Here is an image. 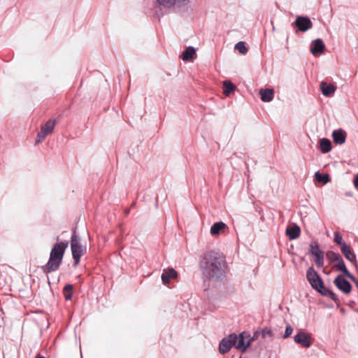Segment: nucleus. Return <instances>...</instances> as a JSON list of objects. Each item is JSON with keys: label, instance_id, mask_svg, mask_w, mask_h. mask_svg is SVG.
<instances>
[{"label": "nucleus", "instance_id": "nucleus-1", "mask_svg": "<svg viewBox=\"0 0 358 358\" xmlns=\"http://www.w3.org/2000/svg\"><path fill=\"white\" fill-rule=\"evenodd\" d=\"M200 268L206 278L217 281L225 276L226 262L220 253L210 251L201 257Z\"/></svg>", "mask_w": 358, "mask_h": 358}, {"label": "nucleus", "instance_id": "nucleus-2", "mask_svg": "<svg viewBox=\"0 0 358 358\" xmlns=\"http://www.w3.org/2000/svg\"><path fill=\"white\" fill-rule=\"evenodd\" d=\"M68 245V241H61L53 245L48 262L42 267L45 273H49L59 269Z\"/></svg>", "mask_w": 358, "mask_h": 358}, {"label": "nucleus", "instance_id": "nucleus-3", "mask_svg": "<svg viewBox=\"0 0 358 358\" xmlns=\"http://www.w3.org/2000/svg\"><path fill=\"white\" fill-rule=\"evenodd\" d=\"M306 278L311 287L322 295L331 299L336 303L339 301L338 296L331 290L324 287L321 276L315 271L313 266L308 268L306 272Z\"/></svg>", "mask_w": 358, "mask_h": 358}, {"label": "nucleus", "instance_id": "nucleus-4", "mask_svg": "<svg viewBox=\"0 0 358 358\" xmlns=\"http://www.w3.org/2000/svg\"><path fill=\"white\" fill-rule=\"evenodd\" d=\"M190 0H156L159 8L166 13H179L185 8Z\"/></svg>", "mask_w": 358, "mask_h": 358}, {"label": "nucleus", "instance_id": "nucleus-5", "mask_svg": "<svg viewBox=\"0 0 358 358\" xmlns=\"http://www.w3.org/2000/svg\"><path fill=\"white\" fill-rule=\"evenodd\" d=\"M71 248L73 259V265L76 266L80 260V257L85 253L86 248L83 246L80 238L76 234V229H73L71 238Z\"/></svg>", "mask_w": 358, "mask_h": 358}, {"label": "nucleus", "instance_id": "nucleus-6", "mask_svg": "<svg viewBox=\"0 0 358 358\" xmlns=\"http://www.w3.org/2000/svg\"><path fill=\"white\" fill-rule=\"evenodd\" d=\"M237 340V335L234 333L230 334L228 336L223 338L219 344V352L224 355L227 353Z\"/></svg>", "mask_w": 358, "mask_h": 358}, {"label": "nucleus", "instance_id": "nucleus-7", "mask_svg": "<svg viewBox=\"0 0 358 358\" xmlns=\"http://www.w3.org/2000/svg\"><path fill=\"white\" fill-rule=\"evenodd\" d=\"M55 127V120H49L45 125L41 127V131L38 133L36 138V144H38L42 141H43L45 137L52 134L54 131Z\"/></svg>", "mask_w": 358, "mask_h": 358}, {"label": "nucleus", "instance_id": "nucleus-8", "mask_svg": "<svg viewBox=\"0 0 358 358\" xmlns=\"http://www.w3.org/2000/svg\"><path fill=\"white\" fill-rule=\"evenodd\" d=\"M292 24L294 25L299 31L302 32L308 31L313 27V23L308 17L301 15L296 17Z\"/></svg>", "mask_w": 358, "mask_h": 358}, {"label": "nucleus", "instance_id": "nucleus-9", "mask_svg": "<svg viewBox=\"0 0 358 358\" xmlns=\"http://www.w3.org/2000/svg\"><path fill=\"white\" fill-rule=\"evenodd\" d=\"M334 283L336 287L344 294H350L352 290L350 282L342 275H337L334 280Z\"/></svg>", "mask_w": 358, "mask_h": 358}, {"label": "nucleus", "instance_id": "nucleus-10", "mask_svg": "<svg viewBox=\"0 0 358 358\" xmlns=\"http://www.w3.org/2000/svg\"><path fill=\"white\" fill-rule=\"evenodd\" d=\"M250 337V334L248 332L243 331L237 336V340L234 343V347L243 352L245 351L247 348L250 345L251 340L245 341V338Z\"/></svg>", "mask_w": 358, "mask_h": 358}, {"label": "nucleus", "instance_id": "nucleus-11", "mask_svg": "<svg viewBox=\"0 0 358 358\" xmlns=\"http://www.w3.org/2000/svg\"><path fill=\"white\" fill-rule=\"evenodd\" d=\"M294 341L296 343L300 344L304 348H309L311 345L310 336L303 331L296 334L294 337Z\"/></svg>", "mask_w": 358, "mask_h": 358}, {"label": "nucleus", "instance_id": "nucleus-12", "mask_svg": "<svg viewBox=\"0 0 358 358\" xmlns=\"http://www.w3.org/2000/svg\"><path fill=\"white\" fill-rule=\"evenodd\" d=\"M310 49L314 56H317L324 52L325 45L321 38H317L313 41Z\"/></svg>", "mask_w": 358, "mask_h": 358}, {"label": "nucleus", "instance_id": "nucleus-13", "mask_svg": "<svg viewBox=\"0 0 358 358\" xmlns=\"http://www.w3.org/2000/svg\"><path fill=\"white\" fill-rule=\"evenodd\" d=\"M334 266L337 271L342 272L347 278L350 280H355V276L348 270L342 257L334 264Z\"/></svg>", "mask_w": 358, "mask_h": 358}, {"label": "nucleus", "instance_id": "nucleus-14", "mask_svg": "<svg viewBox=\"0 0 358 358\" xmlns=\"http://www.w3.org/2000/svg\"><path fill=\"white\" fill-rule=\"evenodd\" d=\"M178 276L177 271L173 268H169L167 269H164L163 273H162V280L164 285H167L170 282L171 279L176 278Z\"/></svg>", "mask_w": 358, "mask_h": 358}, {"label": "nucleus", "instance_id": "nucleus-15", "mask_svg": "<svg viewBox=\"0 0 358 358\" xmlns=\"http://www.w3.org/2000/svg\"><path fill=\"white\" fill-rule=\"evenodd\" d=\"M320 90L324 96L327 97H331L336 90V87L332 84H327L324 81H322L320 83Z\"/></svg>", "mask_w": 358, "mask_h": 358}, {"label": "nucleus", "instance_id": "nucleus-16", "mask_svg": "<svg viewBox=\"0 0 358 358\" xmlns=\"http://www.w3.org/2000/svg\"><path fill=\"white\" fill-rule=\"evenodd\" d=\"M332 138L336 144H343L346 139V132L342 129L334 130L332 133Z\"/></svg>", "mask_w": 358, "mask_h": 358}, {"label": "nucleus", "instance_id": "nucleus-17", "mask_svg": "<svg viewBox=\"0 0 358 358\" xmlns=\"http://www.w3.org/2000/svg\"><path fill=\"white\" fill-rule=\"evenodd\" d=\"M261 100L264 102H270L273 99L274 90L271 88L263 89L259 90Z\"/></svg>", "mask_w": 358, "mask_h": 358}, {"label": "nucleus", "instance_id": "nucleus-18", "mask_svg": "<svg viewBox=\"0 0 358 358\" xmlns=\"http://www.w3.org/2000/svg\"><path fill=\"white\" fill-rule=\"evenodd\" d=\"M301 234V229L300 227L294 224L292 227H288L286 229V235L289 237V240H294L297 238Z\"/></svg>", "mask_w": 358, "mask_h": 358}, {"label": "nucleus", "instance_id": "nucleus-19", "mask_svg": "<svg viewBox=\"0 0 358 358\" xmlns=\"http://www.w3.org/2000/svg\"><path fill=\"white\" fill-rule=\"evenodd\" d=\"M341 250L345 257L351 262H356V255L354 252L352 250L350 246L348 245H344L341 248Z\"/></svg>", "mask_w": 358, "mask_h": 358}, {"label": "nucleus", "instance_id": "nucleus-20", "mask_svg": "<svg viewBox=\"0 0 358 358\" xmlns=\"http://www.w3.org/2000/svg\"><path fill=\"white\" fill-rule=\"evenodd\" d=\"M196 50L193 46L187 47L182 54V59L183 61H192L194 58Z\"/></svg>", "mask_w": 358, "mask_h": 358}, {"label": "nucleus", "instance_id": "nucleus-21", "mask_svg": "<svg viewBox=\"0 0 358 358\" xmlns=\"http://www.w3.org/2000/svg\"><path fill=\"white\" fill-rule=\"evenodd\" d=\"M227 227V224L220 221L214 223L210 227V234L212 236L219 235L220 231Z\"/></svg>", "mask_w": 358, "mask_h": 358}, {"label": "nucleus", "instance_id": "nucleus-22", "mask_svg": "<svg viewBox=\"0 0 358 358\" xmlns=\"http://www.w3.org/2000/svg\"><path fill=\"white\" fill-rule=\"evenodd\" d=\"M320 149L322 153H327L332 149L331 142L329 139L322 138L320 140Z\"/></svg>", "mask_w": 358, "mask_h": 358}, {"label": "nucleus", "instance_id": "nucleus-23", "mask_svg": "<svg viewBox=\"0 0 358 358\" xmlns=\"http://www.w3.org/2000/svg\"><path fill=\"white\" fill-rule=\"evenodd\" d=\"M314 177L315 180L317 182H320L323 185L328 183L331 180L329 174L321 173L320 171H316L315 173Z\"/></svg>", "mask_w": 358, "mask_h": 358}, {"label": "nucleus", "instance_id": "nucleus-24", "mask_svg": "<svg viewBox=\"0 0 358 358\" xmlns=\"http://www.w3.org/2000/svg\"><path fill=\"white\" fill-rule=\"evenodd\" d=\"M223 93L225 96H229L236 89V86L230 80L223 82Z\"/></svg>", "mask_w": 358, "mask_h": 358}, {"label": "nucleus", "instance_id": "nucleus-25", "mask_svg": "<svg viewBox=\"0 0 358 358\" xmlns=\"http://www.w3.org/2000/svg\"><path fill=\"white\" fill-rule=\"evenodd\" d=\"M326 257L331 264H335L338 260H339L342 257L338 252H335L331 250H329L326 252Z\"/></svg>", "mask_w": 358, "mask_h": 358}, {"label": "nucleus", "instance_id": "nucleus-26", "mask_svg": "<svg viewBox=\"0 0 358 358\" xmlns=\"http://www.w3.org/2000/svg\"><path fill=\"white\" fill-rule=\"evenodd\" d=\"M63 294L66 300L71 299L73 296V285L71 284H67L63 289Z\"/></svg>", "mask_w": 358, "mask_h": 358}, {"label": "nucleus", "instance_id": "nucleus-27", "mask_svg": "<svg viewBox=\"0 0 358 358\" xmlns=\"http://www.w3.org/2000/svg\"><path fill=\"white\" fill-rule=\"evenodd\" d=\"M321 252H323L320 249L319 245L317 242H313L309 245V253H310L312 255H316Z\"/></svg>", "mask_w": 358, "mask_h": 358}, {"label": "nucleus", "instance_id": "nucleus-28", "mask_svg": "<svg viewBox=\"0 0 358 358\" xmlns=\"http://www.w3.org/2000/svg\"><path fill=\"white\" fill-rule=\"evenodd\" d=\"M235 49L237 50L240 53L245 55L248 52V48L245 46L244 41H239L235 45Z\"/></svg>", "mask_w": 358, "mask_h": 358}, {"label": "nucleus", "instance_id": "nucleus-29", "mask_svg": "<svg viewBox=\"0 0 358 358\" xmlns=\"http://www.w3.org/2000/svg\"><path fill=\"white\" fill-rule=\"evenodd\" d=\"M334 241L337 245H341V248L343 247L344 245H346V243L345 241H343V237L339 232L335 231L334 234Z\"/></svg>", "mask_w": 358, "mask_h": 358}, {"label": "nucleus", "instance_id": "nucleus-30", "mask_svg": "<svg viewBox=\"0 0 358 358\" xmlns=\"http://www.w3.org/2000/svg\"><path fill=\"white\" fill-rule=\"evenodd\" d=\"M315 262L317 267L320 268L324 265V252L318 255H314Z\"/></svg>", "mask_w": 358, "mask_h": 358}, {"label": "nucleus", "instance_id": "nucleus-31", "mask_svg": "<svg viewBox=\"0 0 358 358\" xmlns=\"http://www.w3.org/2000/svg\"><path fill=\"white\" fill-rule=\"evenodd\" d=\"M261 335L263 338H269L270 340H271L273 337V333L268 327H265L262 330Z\"/></svg>", "mask_w": 358, "mask_h": 358}, {"label": "nucleus", "instance_id": "nucleus-32", "mask_svg": "<svg viewBox=\"0 0 358 358\" xmlns=\"http://www.w3.org/2000/svg\"><path fill=\"white\" fill-rule=\"evenodd\" d=\"M292 331H293L292 327L289 324L287 325L284 335H283V338H288L292 334Z\"/></svg>", "mask_w": 358, "mask_h": 358}, {"label": "nucleus", "instance_id": "nucleus-33", "mask_svg": "<svg viewBox=\"0 0 358 358\" xmlns=\"http://www.w3.org/2000/svg\"><path fill=\"white\" fill-rule=\"evenodd\" d=\"M261 334V332L257 331H255L254 334H253V336L252 337H251L250 338H249L248 340H251V342L253 341L254 340H255L256 338H257L259 337V336Z\"/></svg>", "mask_w": 358, "mask_h": 358}, {"label": "nucleus", "instance_id": "nucleus-34", "mask_svg": "<svg viewBox=\"0 0 358 358\" xmlns=\"http://www.w3.org/2000/svg\"><path fill=\"white\" fill-rule=\"evenodd\" d=\"M353 184L355 187L358 189V173L355 176V177L353 179Z\"/></svg>", "mask_w": 358, "mask_h": 358}, {"label": "nucleus", "instance_id": "nucleus-35", "mask_svg": "<svg viewBox=\"0 0 358 358\" xmlns=\"http://www.w3.org/2000/svg\"><path fill=\"white\" fill-rule=\"evenodd\" d=\"M356 285L357 289H358V281L355 278V280H352Z\"/></svg>", "mask_w": 358, "mask_h": 358}, {"label": "nucleus", "instance_id": "nucleus-36", "mask_svg": "<svg viewBox=\"0 0 358 358\" xmlns=\"http://www.w3.org/2000/svg\"><path fill=\"white\" fill-rule=\"evenodd\" d=\"M271 23L272 24V31H275V27H274L273 22L271 21Z\"/></svg>", "mask_w": 358, "mask_h": 358}, {"label": "nucleus", "instance_id": "nucleus-37", "mask_svg": "<svg viewBox=\"0 0 358 358\" xmlns=\"http://www.w3.org/2000/svg\"><path fill=\"white\" fill-rule=\"evenodd\" d=\"M36 358H45L40 355H38Z\"/></svg>", "mask_w": 358, "mask_h": 358}, {"label": "nucleus", "instance_id": "nucleus-38", "mask_svg": "<svg viewBox=\"0 0 358 358\" xmlns=\"http://www.w3.org/2000/svg\"><path fill=\"white\" fill-rule=\"evenodd\" d=\"M129 210H127L125 212L126 214H129Z\"/></svg>", "mask_w": 358, "mask_h": 358}, {"label": "nucleus", "instance_id": "nucleus-39", "mask_svg": "<svg viewBox=\"0 0 358 358\" xmlns=\"http://www.w3.org/2000/svg\"><path fill=\"white\" fill-rule=\"evenodd\" d=\"M239 358H241V357H239Z\"/></svg>", "mask_w": 358, "mask_h": 358}]
</instances>
